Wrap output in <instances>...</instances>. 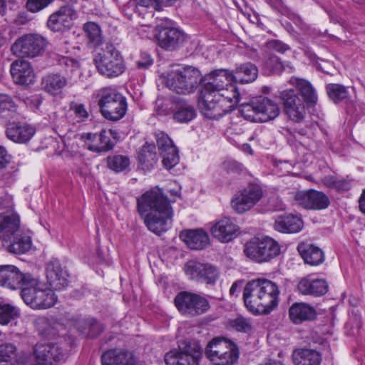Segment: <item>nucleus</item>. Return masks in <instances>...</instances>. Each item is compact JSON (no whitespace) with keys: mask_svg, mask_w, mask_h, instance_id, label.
<instances>
[{"mask_svg":"<svg viewBox=\"0 0 365 365\" xmlns=\"http://www.w3.org/2000/svg\"><path fill=\"white\" fill-rule=\"evenodd\" d=\"M136 210L146 227L158 235L168 230L174 214L170 201L158 187L137 197Z\"/></svg>","mask_w":365,"mask_h":365,"instance_id":"f257e3e1","label":"nucleus"},{"mask_svg":"<svg viewBox=\"0 0 365 365\" xmlns=\"http://www.w3.org/2000/svg\"><path fill=\"white\" fill-rule=\"evenodd\" d=\"M279 290L276 283L258 278L249 281L243 290V301L247 310L253 314H267L279 303Z\"/></svg>","mask_w":365,"mask_h":365,"instance_id":"f03ea898","label":"nucleus"},{"mask_svg":"<svg viewBox=\"0 0 365 365\" xmlns=\"http://www.w3.org/2000/svg\"><path fill=\"white\" fill-rule=\"evenodd\" d=\"M98 105L102 115L107 120L118 121L128 110L126 98L116 89L106 87L98 91Z\"/></svg>","mask_w":365,"mask_h":365,"instance_id":"7ed1b4c3","label":"nucleus"},{"mask_svg":"<svg viewBox=\"0 0 365 365\" xmlns=\"http://www.w3.org/2000/svg\"><path fill=\"white\" fill-rule=\"evenodd\" d=\"M242 117L251 122L264 123L274 119L279 114L278 105L272 100L259 96L252 98L250 103L240 106Z\"/></svg>","mask_w":365,"mask_h":365,"instance_id":"20e7f679","label":"nucleus"},{"mask_svg":"<svg viewBox=\"0 0 365 365\" xmlns=\"http://www.w3.org/2000/svg\"><path fill=\"white\" fill-rule=\"evenodd\" d=\"M201 81V73L197 68L185 66L169 73L165 84L171 91L187 95L195 92Z\"/></svg>","mask_w":365,"mask_h":365,"instance_id":"39448f33","label":"nucleus"},{"mask_svg":"<svg viewBox=\"0 0 365 365\" xmlns=\"http://www.w3.org/2000/svg\"><path fill=\"white\" fill-rule=\"evenodd\" d=\"M34 283H29L21 291L24 302L35 309H48L55 305L57 296L53 290L33 277Z\"/></svg>","mask_w":365,"mask_h":365,"instance_id":"423d86ee","label":"nucleus"},{"mask_svg":"<svg viewBox=\"0 0 365 365\" xmlns=\"http://www.w3.org/2000/svg\"><path fill=\"white\" fill-rule=\"evenodd\" d=\"M98 71L107 78H114L125 71V63L120 52L113 45L106 43L94 56Z\"/></svg>","mask_w":365,"mask_h":365,"instance_id":"0eeeda50","label":"nucleus"},{"mask_svg":"<svg viewBox=\"0 0 365 365\" xmlns=\"http://www.w3.org/2000/svg\"><path fill=\"white\" fill-rule=\"evenodd\" d=\"M205 355L215 365H232L238 359L239 350L230 340L214 339L206 346Z\"/></svg>","mask_w":365,"mask_h":365,"instance_id":"6e6552de","label":"nucleus"},{"mask_svg":"<svg viewBox=\"0 0 365 365\" xmlns=\"http://www.w3.org/2000/svg\"><path fill=\"white\" fill-rule=\"evenodd\" d=\"M173 24L170 19H165L156 26L158 44L165 51H176L187 41V35Z\"/></svg>","mask_w":365,"mask_h":365,"instance_id":"1a4fd4ad","label":"nucleus"},{"mask_svg":"<svg viewBox=\"0 0 365 365\" xmlns=\"http://www.w3.org/2000/svg\"><path fill=\"white\" fill-rule=\"evenodd\" d=\"M174 302L181 314L191 317L203 314L210 308L208 300L204 296L187 291L179 292Z\"/></svg>","mask_w":365,"mask_h":365,"instance_id":"9d476101","label":"nucleus"},{"mask_svg":"<svg viewBox=\"0 0 365 365\" xmlns=\"http://www.w3.org/2000/svg\"><path fill=\"white\" fill-rule=\"evenodd\" d=\"M46 46V39L38 34H26L19 38L11 47L12 53L19 57L34 58L41 55Z\"/></svg>","mask_w":365,"mask_h":365,"instance_id":"9b49d317","label":"nucleus"},{"mask_svg":"<svg viewBox=\"0 0 365 365\" xmlns=\"http://www.w3.org/2000/svg\"><path fill=\"white\" fill-rule=\"evenodd\" d=\"M262 190L257 184H249L238 191L231 201L232 209L242 214L254 207L262 198Z\"/></svg>","mask_w":365,"mask_h":365,"instance_id":"f8f14e48","label":"nucleus"},{"mask_svg":"<svg viewBox=\"0 0 365 365\" xmlns=\"http://www.w3.org/2000/svg\"><path fill=\"white\" fill-rule=\"evenodd\" d=\"M33 276L21 272L14 265H0V286L10 289H23L29 283H34Z\"/></svg>","mask_w":365,"mask_h":365,"instance_id":"ddd939ff","label":"nucleus"},{"mask_svg":"<svg viewBox=\"0 0 365 365\" xmlns=\"http://www.w3.org/2000/svg\"><path fill=\"white\" fill-rule=\"evenodd\" d=\"M198 106L201 113L207 118L217 120L230 112L231 106H226L220 102L216 95L201 90Z\"/></svg>","mask_w":365,"mask_h":365,"instance_id":"4468645a","label":"nucleus"},{"mask_svg":"<svg viewBox=\"0 0 365 365\" xmlns=\"http://www.w3.org/2000/svg\"><path fill=\"white\" fill-rule=\"evenodd\" d=\"M185 270L192 279L210 285L215 284L220 277L219 268L209 263L190 261L186 264Z\"/></svg>","mask_w":365,"mask_h":365,"instance_id":"2eb2a0df","label":"nucleus"},{"mask_svg":"<svg viewBox=\"0 0 365 365\" xmlns=\"http://www.w3.org/2000/svg\"><path fill=\"white\" fill-rule=\"evenodd\" d=\"M117 133L111 129L102 130L99 133H83L84 139L88 149L96 153L108 152L112 150L115 144V139Z\"/></svg>","mask_w":365,"mask_h":365,"instance_id":"dca6fc26","label":"nucleus"},{"mask_svg":"<svg viewBox=\"0 0 365 365\" xmlns=\"http://www.w3.org/2000/svg\"><path fill=\"white\" fill-rule=\"evenodd\" d=\"M286 114L290 120L300 123L305 115V108L303 101L299 98L294 89H287L279 92Z\"/></svg>","mask_w":365,"mask_h":365,"instance_id":"f3484780","label":"nucleus"},{"mask_svg":"<svg viewBox=\"0 0 365 365\" xmlns=\"http://www.w3.org/2000/svg\"><path fill=\"white\" fill-rule=\"evenodd\" d=\"M61 338L58 339V342L38 343L34 348L35 359L49 362L51 364L65 361L66 352L59 342Z\"/></svg>","mask_w":365,"mask_h":365,"instance_id":"a211bd4d","label":"nucleus"},{"mask_svg":"<svg viewBox=\"0 0 365 365\" xmlns=\"http://www.w3.org/2000/svg\"><path fill=\"white\" fill-rule=\"evenodd\" d=\"M207 82L202 90L205 92L215 93L235 82L233 72L224 68L215 69L205 76Z\"/></svg>","mask_w":365,"mask_h":365,"instance_id":"6ab92c4d","label":"nucleus"},{"mask_svg":"<svg viewBox=\"0 0 365 365\" xmlns=\"http://www.w3.org/2000/svg\"><path fill=\"white\" fill-rule=\"evenodd\" d=\"M295 200L299 205L309 210L326 209L330 204L327 195L314 190L297 192L295 195Z\"/></svg>","mask_w":365,"mask_h":365,"instance_id":"aec40b11","label":"nucleus"},{"mask_svg":"<svg viewBox=\"0 0 365 365\" xmlns=\"http://www.w3.org/2000/svg\"><path fill=\"white\" fill-rule=\"evenodd\" d=\"M76 11L72 6H62L49 16L47 26L53 31H63L70 28L72 21L76 18Z\"/></svg>","mask_w":365,"mask_h":365,"instance_id":"412c9836","label":"nucleus"},{"mask_svg":"<svg viewBox=\"0 0 365 365\" xmlns=\"http://www.w3.org/2000/svg\"><path fill=\"white\" fill-rule=\"evenodd\" d=\"M46 277L54 289H61L68 285V274L57 259H52L46 265Z\"/></svg>","mask_w":365,"mask_h":365,"instance_id":"4be33fe9","label":"nucleus"},{"mask_svg":"<svg viewBox=\"0 0 365 365\" xmlns=\"http://www.w3.org/2000/svg\"><path fill=\"white\" fill-rule=\"evenodd\" d=\"M11 75L16 84L28 86L35 82V73L31 63L24 60H16L11 64Z\"/></svg>","mask_w":365,"mask_h":365,"instance_id":"5701e85b","label":"nucleus"},{"mask_svg":"<svg viewBox=\"0 0 365 365\" xmlns=\"http://www.w3.org/2000/svg\"><path fill=\"white\" fill-rule=\"evenodd\" d=\"M36 129L25 123L12 122L6 125V135L14 143H25L34 135Z\"/></svg>","mask_w":365,"mask_h":365,"instance_id":"b1692460","label":"nucleus"},{"mask_svg":"<svg viewBox=\"0 0 365 365\" xmlns=\"http://www.w3.org/2000/svg\"><path fill=\"white\" fill-rule=\"evenodd\" d=\"M328 288V284L324 279L314 278L312 274L303 277L297 284V289L302 294L314 297L324 295Z\"/></svg>","mask_w":365,"mask_h":365,"instance_id":"393cba45","label":"nucleus"},{"mask_svg":"<svg viewBox=\"0 0 365 365\" xmlns=\"http://www.w3.org/2000/svg\"><path fill=\"white\" fill-rule=\"evenodd\" d=\"M102 365H139L133 354L126 350L115 349L101 356Z\"/></svg>","mask_w":365,"mask_h":365,"instance_id":"a878e982","label":"nucleus"},{"mask_svg":"<svg viewBox=\"0 0 365 365\" xmlns=\"http://www.w3.org/2000/svg\"><path fill=\"white\" fill-rule=\"evenodd\" d=\"M200 358V352L175 349L166 353L164 360L167 365H198Z\"/></svg>","mask_w":365,"mask_h":365,"instance_id":"bb28decb","label":"nucleus"},{"mask_svg":"<svg viewBox=\"0 0 365 365\" xmlns=\"http://www.w3.org/2000/svg\"><path fill=\"white\" fill-rule=\"evenodd\" d=\"M238 227L228 217L217 222L211 228L214 237L222 242H228L236 237Z\"/></svg>","mask_w":365,"mask_h":365,"instance_id":"cd10ccee","label":"nucleus"},{"mask_svg":"<svg viewBox=\"0 0 365 365\" xmlns=\"http://www.w3.org/2000/svg\"><path fill=\"white\" fill-rule=\"evenodd\" d=\"M69 76H64L60 73H52L42 78L43 89L52 96H58L62 93L63 89L71 84Z\"/></svg>","mask_w":365,"mask_h":365,"instance_id":"c85d7f7f","label":"nucleus"},{"mask_svg":"<svg viewBox=\"0 0 365 365\" xmlns=\"http://www.w3.org/2000/svg\"><path fill=\"white\" fill-rule=\"evenodd\" d=\"M180 237L192 250H203L210 244L207 232L201 229L183 231Z\"/></svg>","mask_w":365,"mask_h":365,"instance_id":"c756f323","label":"nucleus"},{"mask_svg":"<svg viewBox=\"0 0 365 365\" xmlns=\"http://www.w3.org/2000/svg\"><path fill=\"white\" fill-rule=\"evenodd\" d=\"M303 227L302 219L294 215H284L278 216L274 222L275 230L284 233H296Z\"/></svg>","mask_w":365,"mask_h":365,"instance_id":"7c9ffc66","label":"nucleus"},{"mask_svg":"<svg viewBox=\"0 0 365 365\" xmlns=\"http://www.w3.org/2000/svg\"><path fill=\"white\" fill-rule=\"evenodd\" d=\"M289 314L290 319L294 324H301L304 321L314 319L316 311L312 307L306 303L296 302L290 307Z\"/></svg>","mask_w":365,"mask_h":365,"instance_id":"2f4dec72","label":"nucleus"},{"mask_svg":"<svg viewBox=\"0 0 365 365\" xmlns=\"http://www.w3.org/2000/svg\"><path fill=\"white\" fill-rule=\"evenodd\" d=\"M297 250L306 264L317 266L324 260L323 251L318 247L311 244L302 243L297 247Z\"/></svg>","mask_w":365,"mask_h":365,"instance_id":"473e14b6","label":"nucleus"},{"mask_svg":"<svg viewBox=\"0 0 365 365\" xmlns=\"http://www.w3.org/2000/svg\"><path fill=\"white\" fill-rule=\"evenodd\" d=\"M3 245L7 250L16 255H21L28 252L31 246V240L29 237L22 235L17 232L9 240H5Z\"/></svg>","mask_w":365,"mask_h":365,"instance_id":"72a5a7b5","label":"nucleus"},{"mask_svg":"<svg viewBox=\"0 0 365 365\" xmlns=\"http://www.w3.org/2000/svg\"><path fill=\"white\" fill-rule=\"evenodd\" d=\"M292 82L300 93L303 101L308 106H314L318 101V96L312 83L304 78H294Z\"/></svg>","mask_w":365,"mask_h":365,"instance_id":"f704fd0d","label":"nucleus"},{"mask_svg":"<svg viewBox=\"0 0 365 365\" xmlns=\"http://www.w3.org/2000/svg\"><path fill=\"white\" fill-rule=\"evenodd\" d=\"M19 219L15 215H0V239L3 240H9L19 232Z\"/></svg>","mask_w":365,"mask_h":365,"instance_id":"c9c22d12","label":"nucleus"},{"mask_svg":"<svg viewBox=\"0 0 365 365\" xmlns=\"http://www.w3.org/2000/svg\"><path fill=\"white\" fill-rule=\"evenodd\" d=\"M293 362L295 365H320L321 354L312 349H299L292 354Z\"/></svg>","mask_w":365,"mask_h":365,"instance_id":"e433bc0d","label":"nucleus"},{"mask_svg":"<svg viewBox=\"0 0 365 365\" xmlns=\"http://www.w3.org/2000/svg\"><path fill=\"white\" fill-rule=\"evenodd\" d=\"M233 72L235 83H249L255 81L257 78L258 69L257 66L247 62L237 66Z\"/></svg>","mask_w":365,"mask_h":365,"instance_id":"4c0bfd02","label":"nucleus"},{"mask_svg":"<svg viewBox=\"0 0 365 365\" xmlns=\"http://www.w3.org/2000/svg\"><path fill=\"white\" fill-rule=\"evenodd\" d=\"M196 116L194 107L185 101L175 102L173 108V119L180 123H187Z\"/></svg>","mask_w":365,"mask_h":365,"instance_id":"58836bf2","label":"nucleus"},{"mask_svg":"<svg viewBox=\"0 0 365 365\" xmlns=\"http://www.w3.org/2000/svg\"><path fill=\"white\" fill-rule=\"evenodd\" d=\"M138 162L144 170L153 169L158 162L155 144L145 143L138 153Z\"/></svg>","mask_w":365,"mask_h":365,"instance_id":"ea45409f","label":"nucleus"},{"mask_svg":"<svg viewBox=\"0 0 365 365\" xmlns=\"http://www.w3.org/2000/svg\"><path fill=\"white\" fill-rule=\"evenodd\" d=\"M281 253V246L274 239L264 236L262 237V263L269 262Z\"/></svg>","mask_w":365,"mask_h":365,"instance_id":"a19ab883","label":"nucleus"},{"mask_svg":"<svg viewBox=\"0 0 365 365\" xmlns=\"http://www.w3.org/2000/svg\"><path fill=\"white\" fill-rule=\"evenodd\" d=\"M216 98H218L220 102L226 106H231L230 111H232L240 102V92L238 91L235 84H231L225 87L220 91L214 93Z\"/></svg>","mask_w":365,"mask_h":365,"instance_id":"79ce46f5","label":"nucleus"},{"mask_svg":"<svg viewBox=\"0 0 365 365\" xmlns=\"http://www.w3.org/2000/svg\"><path fill=\"white\" fill-rule=\"evenodd\" d=\"M244 253L251 260L262 263V237H252L244 246Z\"/></svg>","mask_w":365,"mask_h":365,"instance_id":"37998d69","label":"nucleus"},{"mask_svg":"<svg viewBox=\"0 0 365 365\" xmlns=\"http://www.w3.org/2000/svg\"><path fill=\"white\" fill-rule=\"evenodd\" d=\"M34 324L38 334L45 338H55L58 335L56 327L44 316L35 318Z\"/></svg>","mask_w":365,"mask_h":365,"instance_id":"c03bdc74","label":"nucleus"},{"mask_svg":"<svg viewBox=\"0 0 365 365\" xmlns=\"http://www.w3.org/2000/svg\"><path fill=\"white\" fill-rule=\"evenodd\" d=\"M326 91L329 98L334 103L346 100L349 97L347 88L338 83H329L326 86Z\"/></svg>","mask_w":365,"mask_h":365,"instance_id":"a18cd8bd","label":"nucleus"},{"mask_svg":"<svg viewBox=\"0 0 365 365\" xmlns=\"http://www.w3.org/2000/svg\"><path fill=\"white\" fill-rule=\"evenodd\" d=\"M17 110V106L12 97L6 93H0V115L4 118H13Z\"/></svg>","mask_w":365,"mask_h":365,"instance_id":"49530a36","label":"nucleus"},{"mask_svg":"<svg viewBox=\"0 0 365 365\" xmlns=\"http://www.w3.org/2000/svg\"><path fill=\"white\" fill-rule=\"evenodd\" d=\"M57 61L58 65L62 67L59 73L64 76H69V82L71 83L74 73L76 72L79 68V63L73 58L61 55H59V58Z\"/></svg>","mask_w":365,"mask_h":365,"instance_id":"de8ad7c7","label":"nucleus"},{"mask_svg":"<svg viewBox=\"0 0 365 365\" xmlns=\"http://www.w3.org/2000/svg\"><path fill=\"white\" fill-rule=\"evenodd\" d=\"M16 347L11 343L0 345V365H14L16 361Z\"/></svg>","mask_w":365,"mask_h":365,"instance_id":"09e8293b","label":"nucleus"},{"mask_svg":"<svg viewBox=\"0 0 365 365\" xmlns=\"http://www.w3.org/2000/svg\"><path fill=\"white\" fill-rule=\"evenodd\" d=\"M130 165L128 157L122 155H115L107 158L108 168L115 173L125 170Z\"/></svg>","mask_w":365,"mask_h":365,"instance_id":"8fccbe9b","label":"nucleus"},{"mask_svg":"<svg viewBox=\"0 0 365 365\" xmlns=\"http://www.w3.org/2000/svg\"><path fill=\"white\" fill-rule=\"evenodd\" d=\"M19 314L18 309L6 303H0V324L6 325L15 319Z\"/></svg>","mask_w":365,"mask_h":365,"instance_id":"3c124183","label":"nucleus"},{"mask_svg":"<svg viewBox=\"0 0 365 365\" xmlns=\"http://www.w3.org/2000/svg\"><path fill=\"white\" fill-rule=\"evenodd\" d=\"M168 149V151L163 153L160 155L162 156V163L163 166L167 170H171L178 164L180 156L178 154V150L176 147H170V148Z\"/></svg>","mask_w":365,"mask_h":365,"instance_id":"603ef678","label":"nucleus"},{"mask_svg":"<svg viewBox=\"0 0 365 365\" xmlns=\"http://www.w3.org/2000/svg\"><path fill=\"white\" fill-rule=\"evenodd\" d=\"M84 31L87 38L94 45H98L102 41L101 29L99 26L94 22H88L83 26Z\"/></svg>","mask_w":365,"mask_h":365,"instance_id":"864d4df0","label":"nucleus"},{"mask_svg":"<svg viewBox=\"0 0 365 365\" xmlns=\"http://www.w3.org/2000/svg\"><path fill=\"white\" fill-rule=\"evenodd\" d=\"M229 325L232 329L239 332L250 333L252 331L251 320L242 316L230 320Z\"/></svg>","mask_w":365,"mask_h":365,"instance_id":"5fc2aeb1","label":"nucleus"},{"mask_svg":"<svg viewBox=\"0 0 365 365\" xmlns=\"http://www.w3.org/2000/svg\"><path fill=\"white\" fill-rule=\"evenodd\" d=\"M265 69L272 73H280L283 71L284 66L280 58L275 55H270L264 63Z\"/></svg>","mask_w":365,"mask_h":365,"instance_id":"6e6d98bb","label":"nucleus"},{"mask_svg":"<svg viewBox=\"0 0 365 365\" xmlns=\"http://www.w3.org/2000/svg\"><path fill=\"white\" fill-rule=\"evenodd\" d=\"M156 141L160 154L168 151L170 147H176L170 137L163 132L156 134Z\"/></svg>","mask_w":365,"mask_h":365,"instance_id":"4d7b16f0","label":"nucleus"},{"mask_svg":"<svg viewBox=\"0 0 365 365\" xmlns=\"http://www.w3.org/2000/svg\"><path fill=\"white\" fill-rule=\"evenodd\" d=\"M53 0H27L26 8L33 13L47 7Z\"/></svg>","mask_w":365,"mask_h":365,"instance_id":"13d9d810","label":"nucleus"},{"mask_svg":"<svg viewBox=\"0 0 365 365\" xmlns=\"http://www.w3.org/2000/svg\"><path fill=\"white\" fill-rule=\"evenodd\" d=\"M19 100L24 103V104L32 110H36L41 104V98L39 96L35 95L30 97H19Z\"/></svg>","mask_w":365,"mask_h":365,"instance_id":"bf43d9fd","label":"nucleus"},{"mask_svg":"<svg viewBox=\"0 0 365 365\" xmlns=\"http://www.w3.org/2000/svg\"><path fill=\"white\" fill-rule=\"evenodd\" d=\"M153 63V59L150 55L147 52H141L140 58L137 61V66L138 68L146 69Z\"/></svg>","mask_w":365,"mask_h":365,"instance_id":"052dcab7","label":"nucleus"},{"mask_svg":"<svg viewBox=\"0 0 365 365\" xmlns=\"http://www.w3.org/2000/svg\"><path fill=\"white\" fill-rule=\"evenodd\" d=\"M70 48V43L65 38H59L55 42V49L60 53L58 54V56H63V53H68Z\"/></svg>","mask_w":365,"mask_h":365,"instance_id":"680f3d73","label":"nucleus"},{"mask_svg":"<svg viewBox=\"0 0 365 365\" xmlns=\"http://www.w3.org/2000/svg\"><path fill=\"white\" fill-rule=\"evenodd\" d=\"M269 47L272 48L274 51L284 53H285L289 47L284 43L283 42L279 41V40H273L269 42Z\"/></svg>","mask_w":365,"mask_h":365,"instance_id":"e2e57ef3","label":"nucleus"},{"mask_svg":"<svg viewBox=\"0 0 365 365\" xmlns=\"http://www.w3.org/2000/svg\"><path fill=\"white\" fill-rule=\"evenodd\" d=\"M76 117L81 119H85L88 117V113L86 110L85 106L83 104H76L72 107Z\"/></svg>","mask_w":365,"mask_h":365,"instance_id":"0e129e2a","label":"nucleus"},{"mask_svg":"<svg viewBox=\"0 0 365 365\" xmlns=\"http://www.w3.org/2000/svg\"><path fill=\"white\" fill-rule=\"evenodd\" d=\"M351 187V182L349 180L346 179H338L336 180V184L335 189L339 192H345L348 191Z\"/></svg>","mask_w":365,"mask_h":365,"instance_id":"69168bd1","label":"nucleus"},{"mask_svg":"<svg viewBox=\"0 0 365 365\" xmlns=\"http://www.w3.org/2000/svg\"><path fill=\"white\" fill-rule=\"evenodd\" d=\"M10 163V155L6 150L0 145V168H4Z\"/></svg>","mask_w":365,"mask_h":365,"instance_id":"338daca9","label":"nucleus"},{"mask_svg":"<svg viewBox=\"0 0 365 365\" xmlns=\"http://www.w3.org/2000/svg\"><path fill=\"white\" fill-rule=\"evenodd\" d=\"M302 120L298 123L299 125L294 128V132L297 133L300 135H306L308 133L309 130H311L314 127V124L312 122L305 123L304 126L301 125Z\"/></svg>","mask_w":365,"mask_h":365,"instance_id":"774afa93","label":"nucleus"}]
</instances>
